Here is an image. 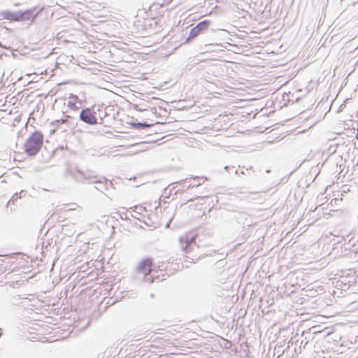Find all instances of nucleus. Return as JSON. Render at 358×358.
Returning a JSON list of instances; mask_svg holds the SVG:
<instances>
[{
  "mask_svg": "<svg viewBox=\"0 0 358 358\" xmlns=\"http://www.w3.org/2000/svg\"><path fill=\"white\" fill-rule=\"evenodd\" d=\"M43 143V134L41 131H36L26 140L24 150L27 155L34 156L40 151Z\"/></svg>",
  "mask_w": 358,
  "mask_h": 358,
  "instance_id": "nucleus-1",
  "label": "nucleus"
},
{
  "mask_svg": "<svg viewBox=\"0 0 358 358\" xmlns=\"http://www.w3.org/2000/svg\"><path fill=\"white\" fill-rule=\"evenodd\" d=\"M180 242L182 244L185 245V247L182 248L184 252L185 253V262L188 263H195L197 262L199 259V257L197 255H193L192 257L188 256L189 253L193 251L195 248H198L195 243V237L193 236L181 237Z\"/></svg>",
  "mask_w": 358,
  "mask_h": 358,
  "instance_id": "nucleus-2",
  "label": "nucleus"
},
{
  "mask_svg": "<svg viewBox=\"0 0 358 358\" xmlns=\"http://www.w3.org/2000/svg\"><path fill=\"white\" fill-rule=\"evenodd\" d=\"M143 120L131 122V126L136 129H141L143 128L150 127L159 122L157 120L155 113L152 110H148L143 114Z\"/></svg>",
  "mask_w": 358,
  "mask_h": 358,
  "instance_id": "nucleus-3",
  "label": "nucleus"
},
{
  "mask_svg": "<svg viewBox=\"0 0 358 358\" xmlns=\"http://www.w3.org/2000/svg\"><path fill=\"white\" fill-rule=\"evenodd\" d=\"M152 267L153 259L151 257H145L139 262L136 266V271L137 273L146 277L151 273Z\"/></svg>",
  "mask_w": 358,
  "mask_h": 358,
  "instance_id": "nucleus-4",
  "label": "nucleus"
},
{
  "mask_svg": "<svg viewBox=\"0 0 358 358\" xmlns=\"http://www.w3.org/2000/svg\"><path fill=\"white\" fill-rule=\"evenodd\" d=\"M210 24L209 20H203L201 22H199L196 26L193 27L189 34L188 38H187V41H189L190 39H192L197 36H199L201 32L206 31L208 29Z\"/></svg>",
  "mask_w": 358,
  "mask_h": 358,
  "instance_id": "nucleus-5",
  "label": "nucleus"
},
{
  "mask_svg": "<svg viewBox=\"0 0 358 358\" xmlns=\"http://www.w3.org/2000/svg\"><path fill=\"white\" fill-rule=\"evenodd\" d=\"M80 118L83 122L90 124H94L96 123L95 113L92 112L89 108L84 109L80 112Z\"/></svg>",
  "mask_w": 358,
  "mask_h": 358,
  "instance_id": "nucleus-6",
  "label": "nucleus"
},
{
  "mask_svg": "<svg viewBox=\"0 0 358 358\" xmlns=\"http://www.w3.org/2000/svg\"><path fill=\"white\" fill-rule=\"evenodd\" d=\"M222 339H223V341H224L227 343V344L228 345L227 348H230V347H231V343H230L229 341H227V340H226V339H224V338H222Z\"/></svg>",
  "mask_w": 358,
  "mask_h": 358,
  "instance_id": "nucleus-7",
  "label": "nucleus"
},
{
  "mask_svg": "<svg viewBox=\"0 0 358 358\" xmlns=\"http://www.w3.org/2000/svg\"><path fill=\"white\" fill-rule=\"evenodd\" d=\"M66 122V120H64V119L57 120V122L62 123V124H63Z\"/></svg>",
  "mask_w": 358,
  "mask_h": 358,
  "instance_id": "nucleus-8",
  "label": "nucleus"
},
{
  "mask_svg": "<svg viewBox=\"0 0 358 358\" xmlns=\"http://www.w3.org/2000/svg\"><path fill=\"white\" fill-rule=\"evenodd\" d=\"M5 17L7 18V19H11V17L10 16H8V15L6 16Z\"/></svg>",
  "mask_w": 358,
  "mask_h": 358,
  "instance_id": "nucleus-9",
  "label": "nucleus"
},
{
  "mask_svg": "<svg viewBox=\"0 0 358 358\" xmlns=\"http://www.w3.org/2000/svg\"><path fill=\"white\" fill-rule=\"evenodd\" d=\"M128 358H131V357H128ZM132 358H134V357H132Z\"/></svg>",
  "mask_w": 358,
  "mask_h": 358,
  "instance_id": "nucleus-10",
  "label": "nucleus"
}]
</instances>
